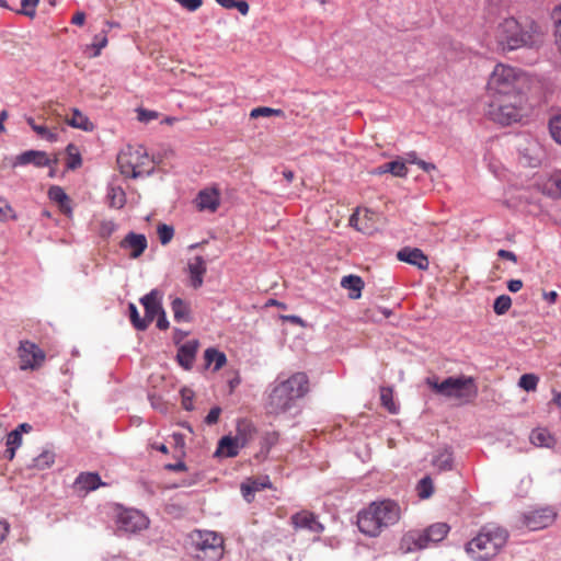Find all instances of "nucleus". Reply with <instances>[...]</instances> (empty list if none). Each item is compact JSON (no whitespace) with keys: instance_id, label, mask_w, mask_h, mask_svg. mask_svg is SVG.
<instances>
[{"instance_id":"obj_2","label":"nucleus","mask_w":561,"mask_h":561,"mask_svg":"<svg viewBox=\"0 0 561 561\" xmlns=\"http://www.w3.org/2000/svg\"><path fill=\"white\" fill-rule=\"evenodd\" d=\"M402 516L400 504L390 499L374 501L357 514V526L360 533L377 537L386 528L399 523Z\"/></svg>"},{"instance_id":"obj_3","label":"nucleus","mask_w":561,"mask_h":561,"mask_svg":"<svg viewBox=\"0 0 561 561\" xmlns=\"http://www.w3.org/2000/svg\"><path fill=\"white\" fill-rule=\"evenodd\" d=\"M543 35L539 24L530 22L523 26L514 18L505 19L495 32L496 42L503 50L537 46L542 43Z\"/></svg>"},{"instance_id":"obj_64","label":"nucleus","mask_w":561,"mask_h":561,"mask_svg":"<svg viewBox=\"0 0 561 561\" xmlns=\"http://www.w3.org/2000/svg\"><path fill=\"white\" fill-rule=\"evenodd\" d=\"M523 287V282L520 279H511L507 282V288L512 293H517Z\"/></svg>"},{"instance_id":"obj_13","label":"nucleus","mask_w":561,"mask_h":561,"mask_svg":"<svg viewBox=\"0 0 561 561\" xmlns=\"http://www.w3.org/2000/svg\"><path fill=\"white\" fill-rule=\"evenodd\" d=\"M222 538L214 531L210 530H198L197 539H195V545L197 549L204 552H210L211 559H219L222 556Z\"/></svg>"},{"instance_id":"obj_19","label":"nucleus","mask_w":561,"mask_h":561,"mask_svg":"<svg viewBox=\"0 0 561 561\" xmlns=\"http://www.w3.org/2000/svg\"><path fill=\"white\" fill-rule=\"evenodd\" d=\"M140 304L145 308V318L148 320V325L154 318L163 310L160 299V294L157 289H152L140 299Z\"/></svg>"},{"instance_id":"obj_5","label":"nucleus","mask_w":561,"mask_h":561,"mask_svg":"<svg viewBox=\"0 0 561 561\" xmlns=\"http://www.w3.org/2000/svg\"><path fill=\"white\" fill-rule=\"evenodd\" d=\"M530 106L526 93L493 96L489 105L490 118L507 126L520 122L529 113Z\"/></svg>"},{"instance_id":"obj_22","label":"nucleus","mask_w":561,"mask_h":561,"mask_svg":"<svg viewBox=\"0 0 561 561\" xmlns=\"http://www.w3.org/2000/svg\"><path fill=\"white\" fill-rule=\"evenodd\" d=\"M540 186L543 194L552 198H561V171L549 174Z\"/></svg>"},{"instance_id":"obj_59","label":"nucleus","mask_w":561,"mask_h":561,"mask_svg":"<svg viewBox=\"0 0 561 561\" xmlns=\"http://www.w3.org/2000/svg\"><path fill=\"white\" fill-rule=\"evenodd\" d=\"M233 9H237L242 15H247L249 13L250 7L245 0H234Z\"/></svg>"},{"instance_id":"obj_53","label":"nucleus","mask_w":561,"mask_h":561,"mask_svg":"<svg viewBox=\"0 0 561 561\" xmlns=\"http://www.w3.org/2000/svg\"><path fill=\"white\" fill-rule=\"evenodd\" d=\"M220 413H221V409L219 407L211 408L205 417V423L207 425L216 424L219 420Z\"/></svg>"},{"instance_id":"obj_10","label":"nucleus","mask_w":561,"mask_h":561,"mask_svg":"<svg viewBox=\"0 0 561 561\" xmlns=\"http://www.w3.org/2000/svg\"><path fill=\"white\" fill-rule=\"evenodd\" d=\"M348 224L357 231L370 236L381 227L382 217L374 210L358 207L350 217Z\"/></svg>"},{"instance_id":"obj_61","label":"nucleus","mask_w":561,"mask_h":561,"mask_svg":"<svg viewBox=\"0 0 561 561\" xmlns=\"http://www.w3.org/2000/svg\"><path fill=\"white\" fill-rule=\"evenodd\" d=\"M497 255L501 259H505V260H508L513 263H517V256L514 252L512 251H508V250H504V249H501L499 252H497Z\"/></svg>"},{"instance_id":"obj_35","label":"nucleus","mask_w":561,"mask_h":561,"mask_svg":"<svg viewBox=\"0 0 561 561\" xmlns=\"http://www.w3.org/2000/svg\"><path fill=\"white\" fill-rule=\"evenodd\" d=\"M107 32L108 31L104 30L93 36L92 43L88 46V48L93 49L91 57L100 56L102 49L107 46Z\"/></svg>"},{"instance_id":"obj_54","label":"nucleus","mask_w":561,"mask_h":561,"mask_svg":"<svg viewBox=\"0 0 561 561\" xmlns=\"http://www.w3.org/2000/svg\"><path fill=\"white\" fill-rule=\"evenodd\" d=\"M241 493H242L243 499L248 503H251L252 500L254 499L255 491L253 489V485H251L250 482H245V483L241 484Z\"/></svg>"},{"instance_id":"obj_24","label":"nucleus","mask_w":561,"mask_h":561,"mask_svg":"<svg viewBox=\"0 0 561 561\" xmlns=\"http://www.w3.org/2000/svg\"><path fill=\"white\" fill-rule=\"evenodd\" d=\"M340 285L342 288L348 290V298L351 299H359L365 286L362 277L353 274L343 276Z\"/></svg>"},{"instance_id":"obj_18","label":"nucleus","mask_w":561,"mask_h":561,"mask_svg":"<svg viewBox=\"0 0 561 561\" xmlns=\"http://www.w3.org/2000/svg\"><path fill=\"white\" fill-rule=\"evenodd\" d=\"M198 345L199 343L197 340H190L178 348L176 360L185 370L192 369Z\"/></svg>"},{"instance_id":"obj_51","label":"nucleus","mask_w":561,"mask_h":561,"mask_svg":"<svg viewBox=\"0 0 561 561\" xmlns=\"http://www.w3.org/2000/svg\"><path fill=\"white\" fill-rule=\"evenodd\" d=\"M14 210L12 207L5 203L4 201L0 199V221H5L8 219H14Z\"/></svg>"},{"instance_id":"obj_56","label":"nucleus","mask_w":561,"mask_h":561,"mask_svg":"<svg viewBox=\"0 0 561 561\" xmlns=\"http://www.w3.org/2000/svg\"><path fill=\"white\" fill-rule=\"evenodd\" d=\"M158 117V113L153 112V111H147V110H144V108H140L138 110V119L140 122H150L152 119H156Z\"/></svg>"},{"instance_id":"obj_62","label":"nucleus","mask_w":561,"mask_h":561,"mask_svg":"<svg viewBox=\"0 0 561 561\" xmlns=\"http://www.w3.org/2000/svg\"><path fill=\"white\" fill-rule=\"evenodd\" d=\"M283 320L284 321H288V322L294 323V324H297V325H300L302 328L306 327V321L304 319H301L299 316H296V314L284 316Z\"/></svg>"},{"instance_id":"obj_58","label":"nucleus","mask_w":561,"mask_h":561,"mask_svg":"<svg viewBox=\"0 0 561 561\" xmlns=\"http://www.w3.org/2000/svg\"><path fill=\"white\" fill-rule=\"evenodd\" d=\"M249 482L251 483V485H253L255 492L262 491L265 488L271 486V482L267 477H265L263 480H251Z\"/></svg>"},{"instance_id":"obj_7","label":"nucleus","mask_w":561,"mask_h":561,"mask_svg":"<svg viewBox=\"0 0 561 561\" xmlns=\"http://www.w3.org/2000/svg\"><path fill=\"white\" fill-rule=\"evenodd\" d=\"M426 383L435 393L466 402L474 399L478 394L474 378L470 376H451L443 381H439L437 377H430L426 379Z\"/></svg>"},{"instance_id":"obj_16","label":"nucleus","mask_w":561,"mask_h":561,"mask_svg":"<svg viewBox=\"0 0 561 561\" xmlns=\"http://www.w3.org/2000/svg\"><path fill=\"white\" fill-rule=\"evenodd\" d=\"M291 524L295 528L307 529L316 534H321L324 530V526L317 519V516L308 511L294 514Z\"/></svg>"},{"instance_id":"obj_1","label":"nucleus","mask_w":561,"mask_h":561,"mask_svg":"<svg viewBox=\"0 0 561 561\" xmlns=\"http://www.w3.org/2000/svg\"><path fill=\"white\" fill-rule=\"evenodd\" d=\"M309 392V378L306 373H295L283 380L270 385L265 409L268 414L279 415L291 410L296 401Z\"/></svg>"},{"instance_id":"obj_14","label":"nucleus","mask_w":561,"mask_h":561,"mask_svg":"<svg viewBox=\"0 0 561 561\" xmlns=\"http://www.w3.org/2000/svg\"><path fill=\"white\" fill-rule=\"evenodd\" d=\"M431 543L426 530H411L403 535L400 548L404 552H413L428 547Z\"/></svg>"},{"instance_id":"obj_12","label":"nucleus","mask_w":561,"mask_h":561,"mask_svg":"<svg viewBox=\"0 0 561 561\" xmlns=\"http://www.w3.org/2000/svg\"><path fill=\"white\" fill-rule=\"evenodd\" d=\"M557 517L551 506L534 508L523 515L524 525L530 530H539L550 526Z\"/></svg>"},{"instance_id":"obj_23","label":"nucleus","mask_w":561,"mask_h":561,"mask_svg":"<svg viewBox=\"0 0 561 561\" xmlns=\"http://www.w3.org/2000/svg\"><path fill=\"white\" fill-rule=\"evenodd\" d=\"M103 484L96 472H81L75 480L76 488L85 492L94 491Z\"/></svg>"},{"instance_id":"obj_55","label":"nucleus","mask_w":561,"mask_h":561,"mask_svg":"<svg viewBox=\"0 0 561 561\" xmlns=\"http://www.w3.org/2000/svg\"><path fill=\"white\" fill-rule=\"evenodd\" d=\"M178 3H180L187 11L194 12L203 5V0H179Z\"/></svg>"},{"instance_id":"obj_45","label":"nucleus","mask_w":561,"mask_h":561,"mask_svg":"<svg viewBox=\"0 0 561 561\" xmlns=\"http://www.w3.org/2000/svg\"><path fill=\"white\" fill-rule=\"evenodd\" d=\"M538 377L534 374H524L518 381L520 388L526 391H534L538 385Z\"/></svg>"},{"instance_id":"obj_48","label":"nucleus","mask_w":561,"mask_h":561,"mask_svg":"<svg viewBox=\"0 0 561 561\" xmlns=\"http://www.w3.org/2000/svg\"><path fill=\"white\" fill-rule=\"evenodd\" d=\"M48 195H49V198L51 201L57 202L61 206H64V204L69 201V198H68L67 194L65 193V191L61 187H59V186L50 187V190L48 192Z\"/></svg>"},{"instance_id":"obj_25","label":"nucleus","mask_w":561,"mask_h":561,"mask_svg":"<svg viewBox=\"0 0 561 561\" xmlns=\"http://www.w3.org/2000/svg\"><path fill=\"white\" fill-rule=\"evenodd\" d=\"M196 201L199 209L215 211L219 206V194L216 190H204L198 193Z\"/></svg>"},{"instance_id":"obj_9","label":"nucleus","mask_w":561,"mask_h":561,"mask_svg":"<svg viewBox=\"0 0 561 561\" xmlns=\"http://www.w3.org/2000/svg\"><path fill=\"white\" fill-rule=\"evenodd\" d=\"M115 523L119 534H136L148 527L149 519L138 510L118 506Z\"/></svg>"},{"instance_id":"obj_38","label":"nucleus","mask_w":561,"mask_h":561,"mask_svg":"<svg viewBox=\"0 0 561 561\" xmlns=\"http://www.w3.org/2000/svg\"><path fill=\"white\" fill-rule=\"evenodd\" d=\"M271 116L284 117L285 113L280 108H272V107H267V106L255 107L250 112L251 118L271 117Z\"/></svg>"},{"instance_id":"obj_34","label":"nucleus","mask_w":561,"mask_h":561,"mask_svg":"<svg viewBox=\"0 0 561 561\" xmlns=\"http://www.w3.org/2000/svg\"><path fill=\"white\" fill-rule=\"evenodd\" d=\"M416 493L421 500L430 499L433 495L434 483L430 476H425L417 482Z\"/></svg>"},{"instance_id":"obj_37","label":"nucleus","mask_w":561,"mask_h":561,"mask_svg":"<svg viewBox=\"0 0 561 561\" xmlns=\"http://www.w3.org/2000/svg\"><path fill=\"white\" fill-rule=\"evenodd\" d=\"M129 319L135 329L139 331H145L148 328V320L146 318H140L138 309L135 304L130 302L128 305Z\"/></svg>"},{"instance_id":"obj_63","label":"nucleus","mask_w":561,"mask_h":561,"mask_svg":"<svg viewBox=\"0 0 561 561\" xmlns=\"http://www.w3.org/2000/svg\"><path fill=\"white\" fill-rule=\"evenodd\" d=\"M85 22V13L82 11H78L73 14L71 19V23L78 26H82Z\"/></svg>"},{"instance_id":"obj_49","label":"nucleus","mask_w":561,"mask_h":561,"mask_svg":"<svg viewBox=\"0 0 561 561\" xmlns=\"http://www.w3.org/2000/svg\"><path fill=\"white\" fill-rule=\"evenodd\" d=\"M380 399L382 402V405L387 408L391 413H396L397 409L394 407V403L392 401V391L388 388H382L380 393Z\"/></svg>"},{"instance_id":"obj_36","label":"nucleus","mask_w":561,"mask_h":561,"mask_svg":"<svg viewBox=\"0 0 561 561\" xmlns=\"http://www.w3.org/2000/svg\"><path fill=\"white\" fill-rule=\"evenodd\" d=\"M110 206L116 209L122 208L126 203V196L122 188L111 187L107 193Z\"/></svg>"},{"instance_id":"obj_17","label":"nucleus","mask_w":561,"mask_h":561,"mask_svg":"<svg viewBox=\"0 0 561 561\" xmlns=\"http://www.w3.org/2000/svg\"><path fill=\"white\" fill-rule=\"evenodd\" d=\"M187 271L190 274V284L194 289L202 287L204 275L207 271L206 261L201 255H196L188 260Z\"/></svg>"},{"instance_id":"obj_15","label":"nucleus","mask_w":561,"mask_h":561,"mask_svg":"<svg viewBox=\"0 0 561 561\" xmlns=\"http://www.w3.org/2000/svg\"><path fill=\"white\" fill-rule=\"evenodd\" d=\"M397 259L416 266L421 271H426L430 266L428 256L420 248H401L397 253Z\"/></svg>"},{"instance_id":"obj_52","label":"nucleus","mask_w":561,"mask_h":561,"mask_svg":"<svg viewBox=\"0 0 561 561\" xmlns=\"http://www.w3.org/2000/svg\"><path fill=\"white\" fill-rule=\"evenodd\" d=\"M22 444V436L20 431H12L8 434L7 446L19 448Z\"/></svg>"},{"instance_id":"obj_31","label":"nucleus","mask_w":561,"mask_h":561,"mask_svg":"<svg viewBox=\"0 0 561 561\" xmlns=\"http://www.w3.org/2000/svg\"><path fill=\"white\" fill-rule=\"evenodd\" d=\"M529 438L531 444L537 447H550L553 444V437L543 428L534 430Z\"/></svg>"},{"instance_id":"obj_50","label":"nucleus","mask_w":561,"mask_h":561,"mask_svg":"<svg viewBox=\"0 0 561 561\" xmlns=\"http://www.w3.org/2000/svg\"><path fill=\"white\" fill-rule=\"evenodd\" d=\"M181 397H182L183 409L186 411H192L194 409V404H193L194 392L188 388H183L181 390Z\"/></svg>"},{"instance_id":"obj_33","label":"nucleus","mask_w":561,"mask_h":561,"mask_svg":"<svg viewBox=\"0 0 561 561\" xmlns=\"http://www.w3.org/2000/svg\"><path fill=\"white\" fill-rule=\"evenodd\" d=\"M255 426L248 420H240L237 423V434L236 436H241L244 439V447L252 439L255 434Z\"/></svg>"},{"instance_id":"obj_41","label":"nucleus","mask_w":561,"mask_h":561,"mask_svg":"<svg viewBox=\"0 0 561 561\" xmlns=\"http://www.w3.org/2000/svg\"><path fill=\"white\" fill-rule=\"evenodd\" d=\"M512 306V299L507 295H501L495 298L493 304V310L496 314H505Z\"/></svg>"},{"instance_id":"obj_29","label":"nucleus","mask_w":561,"mask_h":561,"mask_svg":"<svg viewBox=\"0 0 561 561\" xmlns=\"http://www.w3.org/2000/svg\"><path fill=\"white\" fill-rule=\"evenodd\" d=\"M204 358L206 366L214 364V370H219L227 362L225 353L216 348L209 347L205 351Z\"/></svg>"},{"instance_id":"obj_21","label":"nucleus","mask_w":561,"mask_h":561,"mask_svg":"<svg viewBox=\"0 0 561 561\" xmlns=\"http://www.w3.org/2000/svg\"><path fill=\"white\" fill-rule=\"evenodd\" d=\"M49 163L50 160L46 152L39 150H27L15 158L14 165L34 164L35 167L42 168L49 165Z\"/></svg>"},{"instance_id":"obj_40","label":"nucleus","mask_w":561,"mask_h":561,"mask_svg":"<svg viewBox=\"0 0 561 561\" xmlns=\"http://www.w3.org/2000/svg\"><path fill=\"white\" fill-rule=\"evenodd\" d=\"M55 460V455L51 451H43L37 457L33 459V467L38 470H44L49 468Z\"/></svg>"},{"instance_id":"obj_6","label":"nucleus","mask_w":561,"mask_h":561,"mask_svg":"<svg viewBox=\"0 0 561 561\" xmlns=\"http://www.w3.org/2000/svg\"><path fill=\"white\" fill-rule=\"evenodd\" d=\"M528 83L527 75L515 67L497 64L488 81V89L492 96L525 93Z\"/></svg>"},{"instance_id":"obj_30","label":"nucleus","mask_w":561,"mask_h":561,"mask_svg":"<svg viewBox=\"0 0 561 561\" xmlns=\"http://www.w3.org/2000/svg\"><path fill=\"white\" fill-rule=\"evenodd\" d=\"M430 541L433 543L442 541L449 531V526L446 523H436L426 529Z\"/></svg>"},{"instance_id":"obj_44","label":"nucleus","mask_w":561,"mask_h":561,"mask_svg":"<svg viewBox=\"0 0 561 561\" xmlns=\"http://www.w3.org/2000/svg\"><path fill=\"white\" fill-rule=\"evenodd\" d=\"M157 234H158L159 241L162 244H167V243L171 242V240L174 236V229L172 226H169L165 224H160L157 227Z\"/></svg>"},{"instance_id":"obj_39","label":"nucleus","mask_w":561,"mask_h":561,"mask_svg":"<svg viewBox=\"0 0 561 561\" xmlns=\"http://www.w3.org/2000/svg\"><path fill=\"white\" fill-rule=\"evenodd\" d=\"M116 224L113 220L103 219L98 222V226L94 230L102 238L103 241H106L108 237L116 230Z\"/></svg>"},{"instance_id":"obj_42","label":"nucleus","mask_w":561,"mask_h":561,"mask_svg":"<svg viewBox=\"0 0 561 561\" xmlns=\"http://www.w3.org/2000/svg\"><path fill=\"white\" fill-rule=\"evenodd\" d=\"M38 4L39 0H21V9L16 13L33 19L36 15Z\"/></svg>"},{"instance_id":"obj_60","label":"nucleus","mask_w":561,"mask_h":561,"mask_svg":"<svg viewBox=\"0 0 561 561\" xmlns=\"http://www.w3.org/2000/svg\"><path fill=\"white\" fill-rule=\"evenodd\" d=\"M157 327L160 329V330H167L169 328V321L167 319V314H165V311L164 309L161 310V312L157 316Z\"/></svg>"},{"instance_id":"obj_4","label":"nucleus","mask_w":561,"mask_h":561,"mask_svg":"<svg viewBox=\"0 0 561 561\" xmlns=\"http://www.w3.org/2000/svg\"><path fill=\"white\" fill-rule=\"evenodd\" d=\"M507 539L505 528L488 524L466 545V551L474 561H488L501 551Z\"/></svg>"},{"instance_id":"obj_43","label":"nucleus","mask_w":561,"mask_h":561,"mask_svg":"<svg viewBox=\"0 0 561 561\" xmlns=\"http://www.w3.org/2000/svg\"><path fill=\"white\" fill-rule=\"evenodd\" d=\"M387 170H389V173L398 178H405L408 174L405 162L400 159L388 162Z\"/></svg>"},{"instance_id":"obj_57","label":"nucleus","mask_w":561,"mask_h":561,"mask_svg":"<svg viewBox=\"0 0 561 561\" xmlns=\"http://www.w3.org/2000/svg\"><path fill=\"white\" fill-rule=\"evenodd\" d=\"M552 19L556 25V36L561 34V4L552 11Z\"/></svg>"},{"instance_id":"obj_46","label":"nucleus","mask_w":561,"mask_h":561,"mask_svg":"<svg viewBox=\"0 0 561 561\" xmlns=\"http://www.w3.org/2000/svg\"><path fill=\"white\" fill-rule=\"evenodd\" d=\"M147 238L142 233L129 232L119 245H147Z\"/></svg>"},{"instance_id":"obj_28","label":"nucleus","mask_w":561,"mask_h":561,"mask_svg":"<svg viewBox=\"0 0 561 561\" xmlns=\"http://www.w3.org/2000/svg\"><path fill=\"white\" fill-rule=\"evenodd\" d=\"M453 462H454L453 453L447 448L438 451L432 460V465L439 471L451 470Z\"/></svg>"},{"instance_id":"obj_32","label":"nucleus","mask_w":561,"mask_h":561,"mask_svg":"<svg viewBox=\"0 0 561 561\" xmlns=\"http://www.w3.org/2000/svg\"><path fill=\"white\" fill-rule=\"evenodd\" d=\"M26 123L30 127L43 139H46L50 142H55L58 139V134L55 130L47 128L44 125H37L33 117H27Z\"/></svg>"},{"instance_id":"obj_8","label":"nucleus","mask_w":561,"mask_h":561,"mask_svg":"<svg viewBox=\"0 0 561 561\" xmlns=\"http://www.w3.org/2000/svg\"><path fill=\"white\" fill-rule=\"evenodd\" d=\"M121 173L129 178L149 174L152 170L151 160L141 146H127L117 156Z\"/></svg>"},{"instance_id":"obj_26","label":"nucleus","mask_w":561,"mask_h":561,"mask_svg":"<svg viewBox=\"0 0 561 561\" xmlns=\"http://www.w3.org/2000/svg\"><path fill=\"white\" fill-rule=\"evenodd\" d=\"M171 309L173 312V318L176 322H190L191 321V310L190 305L184 301L182 298H174L171 302Z\"/></svg>"},{"instance_id":"obj_27","label":"nucleus","mask_w":561,"mask_h":561,"mask_svg":"<svg viewBox=\"0 0 561 561\" xmlns=\"http://www.w3.org/2000/svg\"><path fill=\"white\" fill-rule=\"evenodd\" d=\"M67 124L73 128L82 129L84 131H92L94 124L89 119L87 115L80 112L78 108L72 110V115L68 118Z\"/></svg>"},{"instance_id":"obj_47","label":"nucleus","mask_w":561,"mask_h":561,"mask_svg":"<svg viewBox=\"0 0 561 561\" xmlns=\"http://www.w3.org/2000/svg\"><path fill=\"white\" fill-rule=\"evenodd\" d=\"M551 137L561 145V115L554 116L549 122Z\"/></svg>"},{"instance_id":"obj_20","label":"nucleus","mask_w":561,"mask_h":561,"mask_svg":"<svg viewBox=\"0 0 561 561\" xmlns=\"http://www.w3.org/2000/svg\"><path fill=\"white\" fill-rule=\"evenodd\" d=\"M244 447V439L241 436H224L218 443L216 455H224L232 458L239 454V450Z\"/></svg>"},{"instance_id":"obj_11","label":"nucleus","mask_w":561,"mask_h":561,"mask_svg":"<svg viewBox=\"0 0 561 561\" xmlns=\"http://www.w3.org/2000/svg\"><path fill=\"white\" fill-rule=\"evenodd\" d=\"M18 354L20 358V368L22 370H35L43 365L46 358L45 353L38 347V345L31 341H21Z\"/></svg>"}]
</instances>
